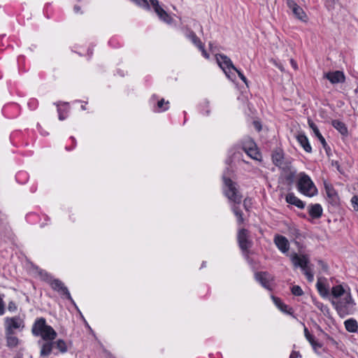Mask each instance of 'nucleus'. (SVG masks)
I'll use <instances>...</instances> for the list:
<instances>
[{
  "label": "nucleus",
  "instance_id": "obj_1",
  "mask_svg": "<svg viewBox=\"0 0 358 358\" xmlns=\"http://www.w3.org/2000/svg\"><path fill=\"white\" fill-rule=\"evenodd\" d=\"M31 333L35 336H41L45 341L41 345L40 355L42 357L48 356L54 348V340L57 336V332L51 326L47 324L45 318L40 317L34 322Z\"/></svg>",
  "mask_w": 358,
  "mask_h": 358
},
{
  "label": "nucleus",
  "instance_id": "obj_2",
  "mask_svg": "<svg viewBox=\"0 0 358 358\" xmlns=\"http://www.w3.org/2000/svg\"><path fill=\"white\" fill-rule=\"evenodd\" d=\"M331 295L336 299L343 296L338 301H331L340 316L344 317L352 313L355 306L354 300L352 298L351 294L349 292H346L342 285L333 287Z\"/></svg>",
  "mask_w": 358,
  "mask_h": 358
},
{
  "label": "nucleus",
  "instance_id": "obj_3",
  "mask_svg": "<svg viewBox=\"0 0 358 358\" xmlns=\"http://www.w3.org/2000/svg\"><path fill=\"white\" fill-rule=\"evenodd\" d=\"M298 190L307 196H313L317 194V189L310 178L302 172L299 174L297 182Z\"/></svg>",
  "mask_w": 358,
  "mask_h": 358
},
{
  "label": "nucleus",
  "instance_id": "obj_4",
  "mask_svg": "<svg viewBox=\"0 0 358 358\" xmlns=\"http://www.w3.org/2000/svg\"><path fill=\"white\" fill-rule=\"evenodd\" d=\"M223 181L224 183V192L225 196L234 203L239 204L242 200V196L236 188V184L230 178H227L225 174L223 176Z\"/></svg>",
  "mask_w": 358,
  "mask_h": 358
},
{
  "label": "nucleus",
  "instance_id": "obj_5",
  "mask_svg": "<svg viewBox=\"0 0 358 358\" xmlns=\"http://www.w3.org/2000/svg\"><path fill=\"white\" fill-rule=\"evenodd\" d=\"M5 333H15V329H23L24 320L20 316L7 317L4 319Z\"/></svg>",
  "mask_w": 358,
  "mask_h": 358
},
{
  "label": "nucleus",
  "instance_id": "obj_6",
  "mask_svg": "<svg viewBox=\"0 0 358 358\" xmlns=\"http://www.w3.org/2000/svg\"><path fill=\"white\" fill-rule=\"evenodd\" d=\"M238 242L241 249L246 252L252 247V243L249 239V232L245 229H240L238 233Z\"/></svg>",
  "mask_w": 358,
  "mask_h": 358
},
{
  "label": "nucleus",
  "instance_id": "obj_7",
  "mask_svg": "<svg viewBox=\"0 0 358 358\" xmlns=\"http://www.w3.org/2000/svg\"><path fill=\"white\" fill-rule=\"evenodd\" d=\"M216 60L220 67L224 71L227 76L231 69L237 71V69L234 66L231 59L227 56L222 54H217L216 55Z\"/></svg>",
  "mask_w": 358,
  "mask_h": 358
},
{
  "label": "nucleus",
  "instance_id": "obj_8",
  "mask_svg": "<svg viewBox=\"0 0 358 358\" xmlns=\"http://www.w3.org/2000/svg\"><path fill=\"white\" fill-rule=\"evenodd\" d=\"M50 285L54 290L58 292L60 294L65 296L67 299L71 301V303H74V301L69 292L68 288L61 280L58 279H54L50 282Z\"/></svg>",
  "mask_w": 358,
  "mask_h": 358
},
{
  "label": "nucleus",
  "instance_id": "obj_9",
  "mask_svg": "<svg viewBox=\"0 0 358 358\" xmlns=\"http://www.w3.org/2000/svg\"><path fill=\"white\" fill-rule=\"evenodd\" d=\"M287 6L292 10L293 15L299 20L306 22L308 17L302 8L296 4L294 0H287Z\"/></svg>",
  "mask_w": 358,
  "mask_h": 358
},
{
  "label": "nucleus",
  "instance_id": "obj_10",
  "mask_svg": "<svg viewBox=\"0 0 358 358\" xmlns=\"http://www.w3.org/2000/svg\"><path fill=\"white\" fill-rule=\"evenodd\" d=\"M290 259L294 267H300L303 270L308 266L309 259L306 255L293 253L290 255Z\"/></svg>",
  "mask_w": 358,
  "mask_h": 358
},
{
  "label": "nucleus",
  "instance_id": "obj_11",
  "mask_svg": "<svg viewBox=\"0 0 358 358\" xmlns=\"http://www.w3.org/2000/svg\"><path fill=\"white\" fill-rule=\"evenodd\" d=\"M274 243L277 248L282 253H285L289 250V243L288 240L285 236L281 235H275L274 237Z\"/></svg>",
  "mask_w": 358,
  "mask_h": 358
},
{
  "label": "nucleus",
  "instance_id": "obj_12",
  "mask_svg": "<svg viewBox=\"0 0 358 358\" xmlns=\"http://www.w3.org/2000/svg\"><path fill=\"white\" fill-rule=\"evenodd\" d=\"M255 278L257 281H259L261 283V285L264 287H265L268 289H271V283H270L271 276L268 273H266V272L257 273L255 274Z\"/></svg>",
  "mask_w": 358,
  "mask_h": 358
},
{
  "label": "nucleus",
  "instance_id": "obj_13",
  "mask_svg": "<svg viewBox=\"0 0 358 358\" xmlns=\"http://www.w3.org/2000/svg\"><path fill=\"white\" fill-rule=\"evenodd\" d=\"M326 78L332 83L336 84L343 83L345 80V76L343 72L336 71L334 72L328 73L326 75Z\"/></svg>",
  "mask_w": 358,
  "mask_h": 358
},
{
  "label": "nucleus",
  "instance_id": "obj_14",
  "mask_svg": "<svg viewBox=\"0 0 358 358\" xmlns=\"http://www.w3.org/2000/svg\"><path fill=\"white\" fill-rule=\"evenodd\" d=\"M286 201L292 205L296 206L300 209H303L305 207L304 203L296 197L293 193H289L286 196Z\"/></svg>",
  "mask_w": 358,
  "mask_h": 358
},
{
  "label": "nucleus",
  "instance_id": "obj_15",
  "mask_svg": "<svg viewBox=\"0 0 358 358\" xmlns=\"http://www.w3.org/2000/svg\"><path fill=\"white\" fill-rule=\"evenodd\" d=\"M308 123L309 127L313 130L314 134L319 139L320 143L322 144L323 147L324 148H326V146L327 145V142H326L324 138L322 136V135L320 132V131H319L317 127L316 126V124L310 119H308Z\"/></svg>",
  "mask_w": 358,
  "mask_h": 358
},
{
  "label": "nucleus",
  "instance_id": "obj_16",
  "mask_svg": "<svg viewBox=\"0 0 358 358\" xmlns=\"http://www.w3.org/2000/svg\"><path fill=\"white\" fill-rule=\"evenodd\" d=\"M6 338V345L10 348H16L20 344L19 338L15 336V333H5Z\"/></svg>",
  "mask_w": 358,
  "mask_h": 358
},
{
  "label": "nucleus",
  "instance_id": "obj_17",
  "mask_svg": "<svg viewBox=\"0 0 358 358\" xmlns=\"http://www.w3.org/2000/svg\"><path fill=\"white\" fill-rule=\"evenodd\" d=\"M308 213L313 218H319L322 214V206L318 203L310 205L308 208Z\"/></svg>",
  "mask_w": 358,
  "mask_h": 358
},
{
  "label": "nucleus",
  "instance_id": "obj_18",
  "mask_svg": "<svg viewBox=\"0 0 358 358\" xmlns=\"http://www.w3.org/2000/svg\"><path fill=\"white\" fill-rule=\"evenodd\" d=\"M298 142L307 152H311L312 148L308 138L303 134H299L296 137Z\"/></svg>",
  "mask_w": 358,
  "mask_h": 358
},
{
  "label": "nucleus",
  "instance_id": "obj_19",
  "mask_svg": "<svg viewBox=\"0 0 358 358\" xmlns=\"http://www.w3.org/2000/svg\"><path fill=\"white\" fill-rule=\"evenodd\" d=\"M332 126L337 129L341 134L345 135L348 133V129L345 124L338 120H334L331 122Z\"/></svg>",
  "mask_w": 358,
  "mask_h": 358
},
{
  "label": "nucleus",
  "instance_id": "obj_20",
  "mask_svg": "<svg viewBox=\"0 0 358 358\" xmlns=\"http://www.w3.org/2000/svg\"><path fill=\"white\" fill-rule=\"evenodd\" d=\"M345 327L346 330L349 332H356L358 329V324L355 320L354 319H349L345 321L344 322Z\"/></svg>",
  "mask_w": 358,
  "mask_h": 358
},
{
  "label": "nucleus",
  "instance_id": "obj_21",
  "mask_svg": "<svg viewBox=\"0 0 358 358\" xmlns=\"http://www.w3.org/2000/svg\"><path fill=\"white\" fill-rule=\"evenodd\" d=\"M283 158V154L281 151H275L272 155V159L273 163L280 167L282 166Z\"/></svg>",
  "mask_w": 358,
  "mask_h": 358
},
{
  "label": "nucleus",
  "instance_id": "obj_22",
  "mask_svg": "<svg viewBox=\"0 0 358 358\" xmlns=\"http://www.w3.org/2000/svg\"><path fill=\"white\" fill-rule=\"evenodd\" d=\"M186 36L197 48H202V42L193 31H189Z\"/></svg>",
  "mask_w": 358,
  "mask_h": 358
},
{
  "label": "nucleus",
  "instance_id": "obj_23",
  "mask_svg": "<svg viewBox=\"0 0 358 358\" xmlns=\"http://www.w3.org/2000/svg\"><path fill=\"white\" fill-rule=\"evenodd\" d=\"M316 286L320 294L322 296L325 297L328 296L329 289L323 282L317 281Z\"/></svg>",
  "mask_w": 358,
  "mask_h": 358
},
{
  "label": "nucleus",
  "instance_id": "obj_24",
  "mask_svg": "<svg viewBox=\"0 0 358 358\" xmlns=\"http://www.w3.org/2000/svg\"><path fill=\"white\" fill-rule=\"evenodd\" d=\"M231 209H232L234 213L235 214V215L237 217L238 223L239 224L243 223L244 219L243 217V213L241 210V209L239 208V207L234 204V205H233Z\"/></svg>",
  "mask_w": 358,
  "mask_h": 358
},
{
  "label": "nucleus",
  "instance_id": "obj_25",
  "mask_svg": "<svg viewBox=\"0 0 358 358\" xmlns=\"http://www.w3.org/2000/svg\"><path fill=\"white\" fill-rule=\"evenodd\" d=\"M55 346L59 350V351L62 353H64L67 352L68 348L66 342L62 339H59L57 341H54Z\"/></svg>",
  "mask_w": 358,
  "mask_h": 358
},
{
  "label": "nucleus",
  "instance_id": "obj_26",
  "mask_svg": "<svg viewBox=\"0 0 358 358\" xmlns=\"http://www.w3.org/2000/svg\"><path fill=\"white\" fill-rule=\"evenodd\" d=\"M150 1L157 15L163 12L164 9L159 6L158 0H150Z\"/></svg>",
  "mask_w": 358,
  "mask_h": 358
},
{
  "label": "nucleus",
  "instance_id": "obj_27",
  "mask_svg": "<svg viewBox=\"0 0 358 358\" xmlns=\"http://www.w3.org/2000/svg\"><path fill=\"white\" fill-rule=\"evenodd\" d=\"M159 17L166 23H171L172 21V17L164 10L162 13H160L157 15Z\"/></svg>",
  "mask_w": 358,
  "mask_h": 358
},
{
  "label": "nucleus",
  "instance_id": "obj_28",
  "mask_svg": "<svg viewBox=\"0 0 358 358\" xmlns=\"http://www.w3.org/2000/svg\"><path fill=\"white\" fill-rule=\"evenodd\" d=\"M302 271L304 275L306 276L309 282H312L313 280V274L309 266H307L305 269H303Z\"/></svg>",
  "mask_w": 358,
  "mask_h": 358
},
{
  "label": "nucleus",
  "instance_id": "obj_29",
  "mask_svg": "<svg viewBox=\"0 0 358 358\" xmlns=\"http://www.w3.org/2000/svg\"><path fill=\"white\" fill-rule=\"evenodd\" d=\"M169 103V102L167 101H165V100L164 99H162L161 100H159L157 103V107L159 108V109L161 110V111H164V110H166L168 109V106H166V107H163L164 105L165 104L166 106H168Z\"/></svg>",
  "mask_w": 358,
  "mask_h": 358
},
{
  "label": "nucleus",
  "instance_id": "obj_30",
  "mask_svg": "<svg viewBox=\"0 0 358 358\" xmlns=\"http://www.w3.org/2000/svg\"><path fill=\"white\" fill-rule=\"evenodd\" d=\"M292 293L295 296H301L303 292L301 287L299 285H294L292 287Z\"/></svg>",
  "mask_w": 358,
  "mask_h": 358
},
{
  "label": "nucleus",
  "instance_id": "obj_31",
  "mask_svg": "<svg viewBox=\"0 0 358 358\" xmlns=\"http://www.w3.org/2000/svg\"><path fill=\"white\" fill-rule=\"evenodd\" d=\"M279 309L282 312L287 313L289 315H292V313H293L292 309L291 308L288 307L285 303H280V306L279 307Z\"/></svg>",
  "mask_w": 358,
  "mask_h": 358
},
{
  "label": "nucleus",
  "instance_id": "obj_32",
  "mask_svg": "<svg viewBox=\"0 0 358 358\" xmlns=\"http://www.w3.org/2000/svg\"><path fill=\"white\" fill-rule=\"evenodd\" d=\"M315 305L317 306V308H319L323 313H326L329 312L328 307L323 304L322 303L316 301L315 302Z\"/></svg>",
  "mask_w": 358,
  "mask_h": 358
},
{
  "label": "nucleus",
  "instance_id": "obj_33",
  "mask_svg": "<svg viewBox=\"0 0 358 358\" xmlns=\"http://www.w3.org/2000/svg\"><path fill=\"white\" fill-rule=\"evenodd\" d=\"M248 155L255 159H257L258 152L255 149L252 148H250L248 151H247Z\"/></svg>",
  "mask_w": 358,
  "mask_h": 358
},
{
  "label": "nucleus",
  "instance_id": "obj_34",
  "mask_svg": "<svg viewBox=\"0 0 358 358\" xmlns=\"http://www.w3.org/2000/svg\"><path fill=\"white\" fill-rule=\"evenodd\" d=\"M351 203L354 210H358V196H352L351 199Z\"/></svg>",
  "mask_w": 358,
  "mask_h": 358
},
{
  "label": "nucleus",
  "instance_id": "obj_35",
  "mask_svg": "<svg viewBox=\"0 0 358 358\" xmlns=\"http://www.w3.org/2000/svg\"><path fill=\"white\" fill-rule=\"evenodd\" d=\"M17 305H16V303H15L14 301H10L8 303V310L10 312H11V313L15 312V311H16V310H17Z\"/></svg>",
  "mask_w": 358,
  "mask_h": 358
},
{
  "label": "nucleus",
  "instance_id": "obj_36",
  "mask_svg": "<svg viewBox=\"0 0 358 358\" xmlns=\"http://www.w3.org/2000/svg\"><path fill=\"white\" fill-rule=\"evenodd\" d=\"M290 234L295 238H299L301 236V233L299 229L296 228L290 229Z\"/></svg>",
  "mask_w": 358,
  "mask_h": 358
},
{
  "label": "nucleus",
  "instance_id": "obj_37",
  "mask_svg": "<svg viewBox=\"0 0 358 358\" xmlns=\"http://www.w3.org/2000/svg\"><path fill=\"white\" fill-rule=\"evenodd\" d=\"M315 352H317V350L322 348V344L317 342L315 340L310 344Z\"/></svg>",
  "mask_w": 358,
  "mask_h": 358
},
{
  "label": "nucleus",
  "instance_id": "obj_38",
  "mask_svg": "<svg viewBox=\"0 0 358 358\" xmlns=\"http://www.w3.org/2000/svg\"><path fill=\"white\" fill-rule=\"evenodd\" d=\"M5 313L4 302L3 298L0 296V315H3Z\"/></svg>",
  "mask_w": 358,
  "mask_h": 358
},
{
  "label": "nucleus",
  "instance_id": "obj_39",
  "mask_svg": "<svg viewBox=\"0 0 358 358\" xmlns=\"http://www.w3.org/2000/svg\"><path fill=\"white\" fill-rule=\"evenodd\" d=\"M238 73V77L248 85V80H247V78H245V76L242 73L241 71H240L239 70L237 69V71H236Z\"/></svg>",
  "mask_w": 358,
  "mask_h": 358
},
{
  "label": "nucleus",
  "instance_id": "obj_40",
  "mask_svg": "<svg viewBox=\"0 0 358 358\" xmlns=\"http://www.w3.org/2000/svg\"><path fill=\"white\" fill-rule=\"evenodd\" d=\"M327 192L328 196L332 198V199H334L337 196L334 189H328Z\"/></svg>",
  "mask_w": 358,
  "mask_h": 358
},
{
  "label": "nucleus",
  "instance_id": "obj_41",
  "mask_svg": "<svg viewBox=\"0 0 358 358\" xmlns=\"http://www.w3.org/2000/svg\"><path fill=\"white\" fill-rule=\"evenodd\" d=\"M202 52V55L203 56L206 58V59H208L209 58V55L207 53V52L206 51L205 48H204V45L202 43V48H198Z\"/></svg>",
  "mask_w": 358,
  "mask_h": 358
},
{
  "label": "nucleus",
  "instance_id": "obj_42",
  "mask_svg": "<svg viewBox=\"0 0 358 358\" xmlns=\"http://www.w3.org/2000/svg\"><path fill=\"white\" fill-rule=\"evenodd\" d=\"M273 301L275 304L279 308L280 306V303H283L278 298L273 296Z\"/></svg>",
  "mask_w": 358,
  "mask_h": 358
},
{
  "label": "nucleus",
  "instance_id": "obj_43",
  "mask_svg": "<svg viewBox=\"0 0 358 358\" xmlns=\"http://www.w3.org/2000/svg\"><path fill=\"white\" fill-rule=\"evenodd\" d=\"M300 356V354L299 352H295V351H293L290 355H289V358H297Z\"/></svg>",
  "mask_w": 358,
  "mask_h": 358
},
{
  "label": "nucleus",
  "instance_id": "obj_44",
  "mask_svg": "<svg viewBox=\"0 0 358 358\" xmlns=\"http://www.w3.org/2000/svg\"><path fill=\"white\" fill-rule=\"evenodd\" d=\"M310 344L315 341V337L312 334H308V337H306Z\"/></svg>",
  "mask_w": 358,
  "mask_h": 358
},
{
  "label": "nucleus",
  "instance_id": "obj_45",
  "mask_svg": "<svg viewBox=\"0 0 358 358\" xmlns=\"http://www.w3.org/2000/svg\"><path fill=\"white\" fill-rule=\"evenodd\" d=\"M290 63H291V65L292 66V67L295 70L297 69V68H298L297 64H296V62L293 59H290Z\"/></svg>",
  "mask_w": 358,
  "mask_h": 358
},
{
  "label": "nucleus",
  "instance_id": "obj_46",
  "mask_svg": "<svg viewBox=\"0 0 358 358\" xmlns=\"http://www.w3.org/2000/svg\"><path fill=\"white\" fill-rule=\"evenodd\" d=\"M254 124H255V128L258 131H260L262 129V125L259 122H254Z\"/></svg>",
  "mask_w": 358,
  "mask_h": 358
},
{
  "label": "nucleus",
  "instance_id": "obj_47",
  "mask_svg": "<svg viewBox=\"0 0 358 358\" xmlns=\"http://www.w3.org/2000/svg\"><path fill=\"white\" fill-rule=\"evenodd\" d=\"M58 113H59V119L60 120H64L66 117L61 113V110L59 108H58Z\"/></svg>",
  "mask_w": 358,
  "mask_h": 358
},
{
  "label": "nucleus",
  "instance_id": "obj_48",
  "mask_svg": "<svg viewBox=\"0 0 358 358\" xmlns=\"http://www.w3.org/2000/svg\"><path fill=\"white\" fill-rule=\"evenodd\" d=\"M304 334L306 337H308V334H310L306 327L304 328Z\"/></svg>",
  "mask_w": 358,
  "mask_h": 358
},
{
  "label": "nucleus",
  "instance_id": "obj_49",
  "mask_svg": "<svg viewBox=\"0 0 358 358\" xmlns=\"http://www.w3.org/2000/svg\"><path fill=\"white\" fill-rule=\"evenodd\" d=\"M74 10H76V12H78L80 10V7L78 6H75Z\"/></svg>",
  "mask_w": 358,
  "mask_h": 358
},
{
  "label": "nucleus",
  "instance_id": "obj_50",
  "mask_svg": "<svg viewBox=\"0 0 358 358\" xmlns=\"http://www.w3.org/2000/svg\"><path fill=\"white\" fill-rule=\"evenodd\" d=\"M244 206H246V200L244 201Z\"/></svg>",
  "mask_w": 358,
  "mask_h": 358
}]
</instances>
